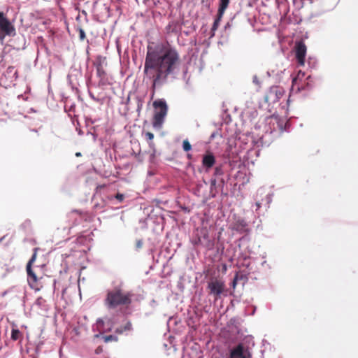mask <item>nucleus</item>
<instances>
[{
	"instance_id": "nucleus-1",
	"label": "nucleus",
	"mask_w": 358,
	"mask_h": 358,
	"mask_svg": "<svg viewBox=\"0 0 358 358\" xmlns=\"http://www.w3.org/2000/svg\"><path fill=\"white\" fill-rule=\"evenodd\" d=\"M180 64V55L170 44L162 43L155 48H148L143 73L152 80L151 99L156 89L162 86L169 75L173 73Z\"/></svg>"
},
{
	"instance_id": "nucleus-2",
	"label": "nucleus",
	"mask_w": 358,
	"mask_h": 358,
	"mask_svg": "<svg viewBox=\"0 0 358 358\" xmlns=\"http://www.w3.org/2000/svg\"><path fill=\"white\" fill-rule=\"evenodd\" d=\"M134 294L120 287H115L107 292L104 305L108 310H115L119 307L129 308L132 303Z\"/></svg>"
},
{
	"instance_id": "nucleus-3",
	"label": "nucleus",
	"mask_w": 358,
	"mask_h": 358,
	"mask_svg": "<svg viewBox=\"0 0 358 358\" xmlns=\"http://www.w3.org/2000/svg\"><path fill=\"white\" fill-rule=\"evenodd\" d=\"M152 106L155 108L152 125L155 128H160L167 114V104L164 99H157L153 102Z\"/></svg>"
},
{
	"instance_id": "nucleus-4",
	"label": "nucleus",
	"mask_w": 358,
	"mask_h": 358,
	"mask_svg": "<svg viewBox=\"0 0 358 358\" xmlns=\"http://www.w3.org/2000/svg\"><path fill=\"white\" fill-rule=\"evenodd\" d=\"M15 34V26L3 12H0V43L4 41L6 36H14Z\"/></svg>"
},
{
	"instance_id": "nucleus-5",
	"label": "nucleus",
	"mask_w": 358,
	"mask_h": 358,
	"mask_svg": "<svg viewBox=\"0 0 358 358\" xmlns=\"http://www.w3.org/2000/svg\"><path fill=\"white\" fill-rule=\"evenodd\" d=\"M285 94L283 88L279 86H272L267 91L264 96V101L268 106L274 104L279 101Z\"/></svg>"
},
{
	"instance_id": "nucleus-6",
	"label": "nucleus",
	"mask_w": 358,
	"mask_h": 358,
	"mask_svg": "<svg viewBox=\"0 0 358 358\" xmlns=\"http://www.w3.org/2000/svg\"><path fill=\"white\" fill-rule=\"evenodd\" d=\"M37 252L38 248L34 249V253L32 255L31 258L29 259L27 264V275L29 276V283L30 287L35 289L36 291H39L41 289V287L38 286L37 280L38 278L36 277V275L34 273V271L31 270V265L35 262L37 256Z\"/></svg>"
},
{
	"instance_id": "nucleus-7",
	"label": "nucleus",
	"mask_w": 358,
	"mask_h": 358,
	"mask_svg": "<svg viewBox=\"0 0 358 358\" xmlns=\"http://www.w3.org/2000/svg\"><path fill=\"white\" fill-rule=\"evenodd\" d=\"M209 294H213L215 299L217 300L225 290L224 282L219 279L213 278L208 284Z\"/></svg>"
},
{
	"instance_id": "nucleus-8",
	"label": "nucleus",
	"mask_w": 358,
	"mask_h": 358,
	"mask_svg": "<svg viewBox=\"0 0 358 358\" xmlns=\"http://www.w3.org/2000/svg\"><path fill=\"white\" fill-rule=\"evenodd\" d=\"M267 120L268 124L273 126V130H278L280 132L285 131L287 126L289 124L287 117H282L275 115L268 117Z\"/></svg>"
},
{
	"instance_id": "nucleus-9",
	"label": "nucleus",
	"mask_w": 358,
	"mask_h": 358,
	"mask_svg": "<svg viewBox=\"0 0 358 358\" xmlns=\"http://www.w3.org/2000/svg\"><path fill=\"white\" fill-rule=\"evenodd\" d=\"M229 2L230 0H220L217 17L211 29L212 36L215 35V31L218 28L220 22L221 21L225 10L228 8Z\"/></svg>"
},
{
	"instance_id": "nucleus-10",
	"label": "nucleus",
	"mask_w": 358,
	"mask_h": 358,
	"mask_svg": "<svg viewBox=\"0 0 358 358\" xmlns=\"http://www.w3.org/2000/svg\"><path fill=\"white\" fill-rule=\"evenodd\" d=\"M306 46L303 41H299L295 45V55L298 63L304 65L306 55Z\"/></svg>"
},
{
	"instance_id": "nucleus-11",
	"label": "nucleus",
	"mask_w": 358,
	"mask_h": 358,
	"mask_svg": "<svg viewBox=\"0 0 358 358\" xmlns=\"http://www.w3.org/2000/svg\"><path fill=\"white\" fill-rule=\"evenodd\" d=\"M4 76L8 80L10 84L15 82L18 78L17 70L13 66H8L5 73Z\"/></svg>"
},
{
	"instance_id": "nucleus-12",
	"label": "nucleus",
	"mask_w": 358,
	"mask_h": 358,
	"mask_svg": "<svg viewBox=\"0 0 358 358\" xmlns=\"http://www.w3.org/2000/svg\"><path fill=\"white\" fill-rule=\"evenodd\" d=\"M215 164V158L213 153L208 152L203 157L202 159V164L203 166L206 168L207 169H209L212 168L214 164Z\"/></svg>"
},
{
	"instance_id": "nucleus-13",
	"label": "nucleus",
	"mask_w": 358,
	"mask_h": 358,
	"mask_svg": "<svg viewBox=\"0 0 358 358\" xmlns=\"http://www.w3.org/2000/svg\"><path fill=\"white\" fill-rule=\"evenodd\" d=\"M304 76L305 73L300 71L297 76L292 80L293 86H297L299 90L303 89V85H300L299 83L304 78Z\"/></svg>"
},
{
	"instance_id": "nucleus-14",
	"label": "nucleus",
	"mask_w": 358,
	"mask_h": 358,
	"mask_svg": "<svg viewBox=\"0 0 358 358\" xmlns=\"http://www.w3.org/2000/svg\"><path fill=\"white\" fill-rule=\"evenodd\" d=\"M23 338V334L18 329L16 328V325L13 324V329L11 331V339L13 341L22 340Z\"/></svg>"
},
{
	"instance_id": "nucleus-15",
	"label": "nucleus",
	"mask_w": 358,
	"mask_h": 358,
	"mask_svg": "<svg viewBox=\"0 0 358 358\" xmlns=\"http://www.w3.org/2000/svg\"><path fill=\"white\" fill-rule=\"evenodd\" d=\"M276 3L280 10L283 8V15H286L289 11L287 0H276Z\"/></svg>"
},
{
	"instance_id": "nucleus-16",
	"label": "nucleus",
	"mask_w": 358,
	"mask_h": 358,
	"mask_svg": "<svg viewBox=\"0 0 358 358\" xmlns=\"http://www.w3.org/2000/svg\"><path fill=\"white\" fill-rule=\"evenodd\" d=\"M132 329V324H131V322L128 321L124 325V327H121L120 328H117L116 329V332L117 334H122L124 331H130Z\"/></svg>"
},
{
	"instance_id": "nucleus-17",
	"label": "nucleus",
	"mask_w": 358,
	"mask_h": 358,
	"mask_svg": "<svg viewBox=\"0 0 358 358\" xmlns=\"http://www.w3.org/2000/svg\"><path fill=\"white\" fill-rule=\"evenodd\" d=\"M245 226H246L245 222L243 220H242L241 222L236 223L234 224L233 229L236 231H242L245 227Z\"/></svg>"
},
{
	"instance_id": "nucleus-18",
	"label": "nucleus",
	"mask_w": 358,
	"mask_h": 358,
	"mask_svg": "<svg viewBox=\"0 0 358 358\" xmlns=\"http://www.w3.org/2000/svg\"><path fill=\"white\" fill-rule=\"evenodd\" d=\"M45 300L42 296L38 297L35 301V304L39 308L43 307L45 306Z\"/></svg>"
},
{
	"instance_id": "nucleus-19",
	"label": "nucleus",
	"mask_w": 358,
	"mask_h": 358,
	"mask_svg": "<svg viewBox=\"0 0 358 358\" xmlns=\"http://www.w3.org/2000/svg\"><path fill=\"white\" fill-rule=\"evenodd\" d=\"M145 139L149 141V145H151L152 144V140L154 138V134L152 132L147 131L145 133Z\"/></svg>"
},
{
	"instance_id": "nucleus-20",
	"label": "nucleus",
	"mask_w": 358,
	"mask_h": 358,
	"mask_svg": "<svg viewBox=\"0 0 358 358\" xmlns=\"http://www.w3.org/2000/svg\"><path fill=\"white\" fill-rule=\"evenodd\" d=\"M182 148L185 152H188L192 149V145L188 140H184L182 142Z\"/></svg>"
},
{
	"instance_id": "nucleus-21",
	"label": "nucleus",
	"mask_w": 358,
	"mask_h": 358,
	"mask_svg": "<svg viewBox=\"0 0 358 358\" xmlns=\"http://www.w3.org/2000/svg\"><path fill=\"white\" fill-rule=\"evenodd\" d=\"M96 73L99 77H101L105 74V72H104L101 64H99L96 66Z\"/></svg>"
},
{
	"instance_id": "nucleus-22",
	"label": "nucleus",
	"mask_w": 358,
	"mask_h": 358,
	"mask_svg": "<svg viewBox=\"0 0 358 358\" xmlns=\"http://www.w3.org/2000/svg\"><path fill=\"white\" fill-rule=\"evenodd\" d=\"M78 32H79V38H80V41H84L86 38V35H85V31L81 27H79L78 29Z\"/></svg>"
},
{
	"instance_id": "nucleus-23",
	"label": "nucleus",
	"mask_w": 358,
	"mask_h": 358,
	"mask_svg": "<svg viewBox=\"0 0 358 358\" xmlns=\"http://www.w3.org/2000/svg\"><path fill=\"white\" fill-rule=\"evenodd\" d=\"M103 338H104L105 342H109V341H114L115 336H113L112 335H109V336H104Z\"/></svg>"
},
{
	"instance_id": "nucleus-24",
	"label": "nucleus",
	"mask_w": 358,
	"mask_h": 358,
	"mask_svg": "<svg viewBox=\"0 0 358 358\" xmlns=\"http://www.w3.org/2000/svg\"><path fill=\"white\" fill-rule=\"evenodd\" d=\"M238 277V273H236L233 281H232L231 286L234 289L236 287V286L237 285Z\"/></svg>"
},
{
	"instance_id": "nucleus-25",
	"label": "nucleus",
	"mask_w": 358,
	"mask_h": 358,
	"mask_svg": "<svg viewBox=\"0 0 358 358\" xmlns=\"http://www.w3.org/2000/svg\"><path fill=\"white\" fill-rule=\"evenodd\" d=\"M115 199H117L119 201H122L124 200V196L122 194L117 193L115 195Z\"/></svg>"
},
{
	"instance_id": "nucleus-26",
	"label": "nucleus",
	"mask_w": 358,
	"mask_h": 358,
	"mask_svg": "<svg viewBox=\"0 0 358 358\" xmlns=\"http://www.w3.org/2000/svg\"><path fill=\"white\" fill-rule=\"evenodd\" d=\"M142 246H143V241L141 240H138L136 243V248H138V249L141 248Z\"/></svg>"
},
{
	"instance_id": "nucleus-27",
	"label": "nucleus",
	"mask_w": 358,
	"mask_h": 358,
	"mask_svg": "<svg viewBox=\"0 0 358 358\" xmlns=\"http://www.w3.org/2000/svg\"><path fill=\"white\" fill-rule=\"evenodd\" d=\"M3 270H4L3 264V263L0 262V274L1 273H3Z\"/></svg>"
},
{
	"instance_id": "nucleus-28",
	"label": "nucleus",
	"mask_w": 358,
	"mask_h": 358,
	"mask_svg": "<svg viewBox=\"0 0 358 358\" xmlns=\"http://www.w3.org/2000/svg\"><path fill=\"white\" fill-rule=\"evenodd\" d=\"M26 225H30V221L29 220L25 221L21 226L22 227H24Z\"/></svg>"
},
{
	"instance_id": "nucleus-29",
	"label": "nucleus",
	"mask_w": 358,
	"mask_h": 358,
	"mask_svg": "<svg viewBox=\"0 0 358 358\" xmlns=\"http://www.w3.org/2000/svg\"><path fill=\"white\" fill-rule=\"evenodd\" d=\"M210 185L211 186H215L216 185V180L215 179H213L210 180Z\"/></svg>"
},
{
	"instance_id": "nucleus-30",
	"label": "nucleus",
	"mask_w": 358,
	"mask_h": 358,
	"mask_svg": "<svg viewBox=\"0 0 358 358\" xmlns=\"http://www.w3.org/2000/svg\"><path fill=\"white\" fill-rule=\"evenodd\" d=\"M141 108H142V103L141 102V103H139L138 104V108H137V110H138V111H139V110L141 109Z\"/></svg>"
},
{
	"instance_id": "nucleus-31",
	"label": "nucleus",
	"mask_w": 358,
	"mask_h": 358,
	"mask_svg": "<svg viewBox=\"0 0 358 358\" xmlns=\"http://www.w3.org/2000/svg\"><path fill=\"white\" fill-rule=\"evenodd\" d=\"M220 169L219 168H217H217H215V173H216V174H217V173H219V171H220Z\"/></svg>"
},
{
	"instance_id": "nucleus-32",
	"label": "nucleus",
	"mask_w": 358,
	"mask_h": 358,
	"mask_svg": "<svg viewBox=\"0 0 358 358\" xmlns=\"http://www.w3.org/2000/svg\"><path fill=\"white\" fill-rule=\"evenodd\" d=\"M101 350V349L100 348H98L96 350V353H99Z\"/></svg>"
},
{
	"instance_id": "nucleus-33",
	"label": "nucleus",
	"mask_w": 358,
	"mask_h": 358,
	"mask_svg": "<svg viewBox=\"0 0 358 358\" xmlns=\"http://www.w3.org/2000/svg\"><path fill=\"white\" fill-rule=\"evenodd\" d=\"M76 156H77V157H80V156H81L80 152H77V153L76 154Z\"/></svg>"
},
{
	"instance_id": "nucleus-34",
	"label": "nucleus",
	"mask_w": 358,
	"mask_h": 358,
	"mask_svg": "<svg viewBox=\"0 0 358 358\" xmlns=\"http://www.w3.org/2000/svg\"><path fill=\"white\" fill-rule=\"evenodd\" d=\"M256 205H257V208H260V203H256Z\"/></svg>"
},
{
	"instance_id": "nucleus-35",
	"label": "nucleus",
	"mask_w": 358,
	"mask_h": 358,
	"mask_svg": "<svg viewBox=\"0 0 358 358\" xmlns=\"http://www.w3.org/2000/svg\"><path fill=\"white\" fill-rule=\"evenodd\" d=\"M187 157H188V158H189V159H190V158L192 157V155H191L190 154H188V155H187Z\"/></svg>"
},
{
	"instance_id": "nucleus-36",
	"label": "nucleus",
	"mask_w": 358,
	"mask_h": 358,
	"mask_svg": "<svg viewBox=\"0 0 358 358\" xmlns=\"http://www.w3.org/2000/svg\"><path fill=\"white\" fill-rule=\"evenodd\" d=\"M198 243H201V239L200 238H199Z\"/></svg>"
},
{
	"instance_id": "nucleus-37",
	"label": "nucleus",
	"mask_w": 358,
	"mask_h": 358,
	"mask_svg": "<svg viewBox=\"0 0 358 358\" xmlns=\"http://www.w3.org/2000/svg\"><path fill=\"white\" fill-rule=\"evenodd\" d=\"M248 358H251V357H248Z\"/></svg>"
}]
</instances>
